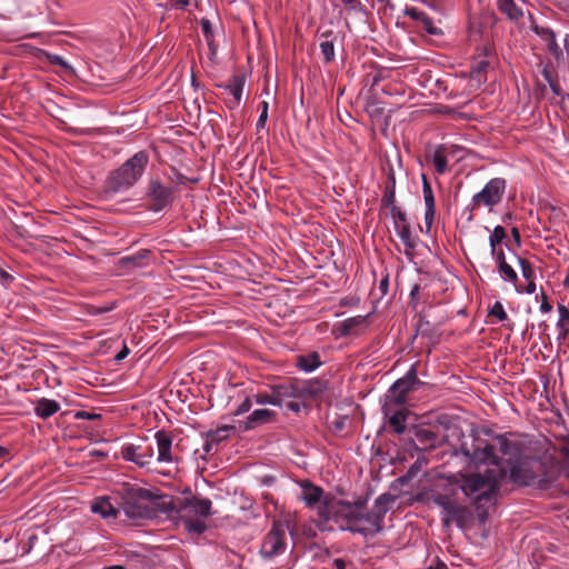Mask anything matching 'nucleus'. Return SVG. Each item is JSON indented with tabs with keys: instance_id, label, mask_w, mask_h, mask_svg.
I'll use <instances>...</instances> for the list:
<instances>
[{
	"instance_id": "c85d7f7f",
	"label": "nucleus",
	"mask_w": 569,
	"mask_h": 569,
	"mask_svg": "<svg viewBox=\"0 0 569 569\" xmlns=\"http://www.w3.org/2000/svg\"><path fill=\"white\" fill-rule=\"evenodd\" d=\"M498 272L505 281L515 284L518 280L516 270L509 263H502V266L498 268Z\"/></svg>"
},
{
	"instance_id": "7c9ffc66",
	"label": "nucleus",
	"mask_w": 569,
	"mask_h": 569,
	"mask_svg": "<svg viewBox=\"0 0 569 569\" xmlns=\"http://www.w3.org/2000/svg\"><path fill=\"white\" fill-rule=\"evenodd\" d=\"M489 316L496 317L500 322H503L508 318L507 312L505 311V308L500 301H496L492 305V307L489 310Z\"/></svg>"
},
{
	"instance_id": "dca6fc26",
	"label": "nucleus",
	"mask_w": 569,
	"mask_h": 569,
	"mask_svg": "<svg viewBox=\"0 0 569 569\" xmlns=\"http://www.w3.org/2000/svg\"><path fill=\"white\" fill-rule=\"evenodd\" d=\"M532 29L546 42L547 49L551 54L556 57L561 54V50L556 41V34L551 29L538 24H535Z\"/></svg>"
},
{
	"instance_id": "423d86ee",
	"label": "nucleus",
	"mask_w": 569,
	"mask_h": 569,
	"mask_svg": "<svg viewBox=\"0 0 569 569\" xmlns=\"http://www.w3.org/2000/svg\"><path fill=\"white\" fill-rule=\"evenodd\" d=\"M450 487L446 489V492H438L432 496V501L442 510V522L446 527H449L451 522H456L459 527H462L466 517L467 509L458 502L453 497L456 491H450Z\"/></svg>"
},
{
	"instance_id": "f704fd0d",
	"label": "nucleus",
	"mask_w": 569,
	"mask_h": 569,
	"mask_svg": "<svg viewBox=\"0 0 569 569\" xmlns=\"http://www.w3.org/2000/svg\"><path fill=\"white\" fill-rule=\"evenodd\" d=\"M518 261H519V264L521 268V273H522L523 278L527 280H530L535 273L531 264L526 259H522V258H518Z\"/></svg>"
},
{
	"instance_id": "aec40b11",
	"label": "nucleus",
	"mask_w": 569,
	"mask_h": 569,
	"mask_svg": "<svg viewBox=\"0 0 569 569\" xmlns=\"http://www.w3.org/2000/svg\"><path fill=\"white\" fill-rule=\"evenodd\" d=\"M388 416V422L390 428L398 435H401L406 430V412L401 409L386 413Z\"/></svg>"
},
{
	"instance_id": "2f4dec72",
	"label": "nucleus",
	"mask_w": 569,
	"mask_h": 569,
	"mask_svg": "<svg viewBox=\"0 0 569 569\" xmlns=\"http://www.w3.org/2000/svg\"><path fill=\"white\" fill-rule=\"evenodd\" d=\"M305 399H289L287 401H283V405L281 408H286L287 410H290L292 412H299L301 408L305 406Z\"/></svg>"
},
{
	"instance_id": "3c124183",
	"label": "nucleus",
	"mask_w": 569,
	"mask_h": 569,
	"mask_svg": "<svg viewBox=\"0 0 569 569\" xmlns=\"http://www.w3.org/2000/svg\"><path fill=\"white\" fill-rule=\"evenodd\" d=\"M110 310V308H92L91 315H99Z\"/></svg>"
},
{
	"instance_id": "a211bd4d",
	"label": "nucleus",
	"mask_w": 569,
	"mask_h": 569,
	"mask_svg": "<svg viewBox=\"0 0 569 569\" xmlns=\"http://www.w3.org/2000/svg\"><path fill=\"white\" fill-rule=\"evenodd\" d=\"M91 511L100 515L103 519H114L118 515V510L112 506L110 499L107 497L98 498L91 505Z\"/></svg>"
},
{
	"instance_id": "c03bdc74",
	"label": "nucleus",
	"mask_w": 569,
	"mask_h": 569,
	"mask_svg": "<svg viewBox=\"0 0 569 569\" xmlns=\"http://www.w3.org/2000/svg\"><path fill=\"white\" fill-rule=\"evenodd\" d=\"M13 281V277L7 271L0 269V282L3 286H9Z\"/></svg>"
},
{
	"instance_id": "4c0bfd02",
	"label": "nucleus",
	"mask_w": 569,
	"mask_h": 569,
	"mask_svg": "<svg viewBox=\"0 0 569 569\" xmlns=\"http://www.w3.org/2000/svg\"><path fill=\"white\" fill-rule=\"evenodd\" d=\"M47 58H48L49 62L54 66H59L63 69H70V64L61 56L47 54Z\"/></svg>"
},
{
	"instance_id": "49530a36",
	"label": "nucleus",
	"mask_w": 569,
	"mask_h": 569,
	"mask_svg": "<svg viewBox=\"0 0 569 569\" xmlns=\"http://www.w3.org/2000/svg\"><path fill=\"white\" fill-rule=\"evenodd\" d=\"M551 309H552V307H551V305L547 301V297H546V296H543V299H542V301H541V303H540V311H541L542 313H548V312H550V311H551Z\"/></svg>"
},
{
	"instance_id": "39448f33",
	"label": "nucleus",
	"mask_w": 569,
	"mask_h": 569,
	"mask_svg": "<svg viewBox=\"0 0 569 569\" xmlns=\"http://www.w3.org/2000/svg\"><path fill=\"white\" fill-rule=\"evenodd\" d=\"M148 162L149 156L146 151L134 153L120 168L111 173L108 181L109 188L113 192L129 189L141 178Z\"/></svg>"
},
{
	"instance_id": "ea45409f",
	"label": "nucleus",
	"mask_w": 569,
	"mask_h": 569,
	"mask_svg": "<svg viewBox=\"0 0 569 569\" xmlns=\"http://www.w3.org/2000/svg\"><path fill=\"white\" fill-rule=\"evenodd\" d=\"M267 118H268V103L267 102H262V109H261L259 119L257 121V127L258 128H263L264 124H266Z\"/></svg>"
},
{
	"instance_id": "a18cd8bd",
	"label": "nucleus",
	"mask_w": 569,
	"mask_h": 569,
	"mask_svg": "<svg viewBox=\"0 0 569 569\" xmlns=\"http://www.w3.org/2000/svg\"><path fill=\"white\" fill-rule=\"evenodd\" d=\"M347 8L351 10H357L360 7V2L358 0H340Z\"/></svg>"
},
{
	"instance_id": "5701e85b",
	"label": "nucleus",
	"mask_w": 569,
	"mask_h": 569,
	"mask_svg": "<svg viewBox=\"0 0 569 569\" xmlns=\"http://www.w3.org/2000/svg\"><path fill=\"white\" fill-rule=\"evenodd\" d=\"M435 170L438 174H443L448 169V160L446 156V148L439 146L432 156Z\"/></svg>"
},
{
	"instance_id": "412c9836",
	"label": "nucleus",
	"mask_w": 569,
	"mask_h": 569,
	"mask_svg": "<svg viewBox=\"0 0 569 569\" xmlns=\"http://www.w3.org/2000/svg\"><path fill=\"white\" fill-rule=\"evenodd\" d=\"M498 8L510 20L517 21L523 16V11L519 8L513 0H497Z\"/></svg>"
},
{
	"instance_id": "4d7b16f0",
	"label": "nucleus",
	"mask_w": 569,
	"mask_h": 569,
	"mask_svg": "<svg viewBox=\"0 0 569 569\" xmlns=\"http://www.w3.org/2000/svg\"><path fill=\"white\" fill-rule=\"evenodd\" d=\"M418 291H419V287H418V286H415V287L411 289L410 295H411L412 297H415V296H416V293H417Z\"/></svg>"
},
{
	"instance_id": "79ce46f5",
	"label": "nucleus",
	"mask_w": 569,
	"mask_h": 569,
	"mask_svg": "<svg viewBox=\"0 0 569 569\" xmlns=\"http://www.w3.org/2000/svg\"><path fill=\"white\" fill-rule=\"evenodd\" d=\"M436 436L433 432L429 430H420L418 432V439L420 441H430V445H432V441L435 440Z\"/></svg>"
},
{
	"instance_id": "6e6d98bb",
	"label": "nucleus",
	"mask_w": 569,
	"mask_h": 569,
	"mask_svg": "<svg viewBox=\"0 0 569 569\" xmlns=\"http://www.w3.org/2000/svg\"><path fill=\"white\" fill-rule=\"evenodd\" d=\"M428 569H447V567L443 563H439V565H437L435 567H429Z\"/></svg>"
},
{
	"instance_id": "2eb2a0df",
	"label": "nucleus",
	"mask_w": 569,
	"mask_h": 569,
	"mask_svg": "<svg viewBox=\"0 0 569 569\" xmlns=\"http://www.w3.org/2000/svg\"><path fill=\"white\" fill-rule=\"evenodd\" d=\"M405 14L413 19L415 21L421 23L423 30H426L431 36H440L442 31L440 28L433 24V21L428 17V14L416 7H407L405 9Z\"/></svg>"
},
{
	"instance_id": "603ef678",
	"label": "nucleus",
	"mask_w": 569,
	"mask_h": 569,
	"mask_svg": "<svg viewBox=\"0 0 569 569\" xmlns=\"http://www.w3.org/2000/svg\"><path fill=\"white\" fill-rule=\"evenodd\" d=\"M395 217H397L399 219V221L403 222L406 221V216L403 212L401 211H397V213H395Z\"/></svg>"
},
{
	"instance_id": "7ed1b4c3",
	"label": "nucleus",
	"mask_w": 569,
	"mask_h": 569,
	"mask_svg": "<svg viewBox=\"0 0 569 569\" xmlns=\"http://www.w3.org/2000/svg\"><path fill=\"white\" fill-rule=\"evenodd\" d=\"M212 502L208 498L191 496L180 498L164 506L170 520L183 525L189 533L201 535L207 530L204 518L212 515Z\"/></svg>"
},
{
	"instance_id": "473e14b6",
	"label": "nucleus",
	"mask_w": 569,
	"mask_h": 569,
	"mask_svg": "<svg viewBox=\"0 0 569 569\" xmlns=\"http://www.w3.org/2000/svg\"><path fill=\"white\" fill-rule=\"evenodd\" d=\"M124 512L129 518L138 519V518H144L147 517V509H142L140 507L134 508L132 506L124 507Z\"/></svg>"
},
{
	"instance_id": "a19ab883",
	"label": "nucleus",
	"mask_w": 569,
	"mask_h": 569,
	"mask_svg": "<svg viewBox=\"0 0 569 569\" xmlns=\"http://www.w3.org/2000/svg\"><path fill=\"white\" fill-rule=\"evenodd\" d=\"M435 216H436V209H426L425 224H426L427 231H429L431 229V226L435 220Z\"/></svg>"
},
{
	"instance_id": "c9c22d12",
	"label": "nucleus",
	"mask_w": 569,
	"mask_h": 569,
	"mask_svg": "<svg viewBox=\"0 0 569 569\" xmlns=\"http://www.w3.org/2000/svg\"><path fill=\"white\" fill-rule=\"evenodd\" d=\"M491 257L499 268L502 263H507L506 256L502 249L493 248L490 250Z\"/></svg>"
},
{
	"instance_id": "0e129e2a",
	"label": "nucleus",
	"mask_w": 569,
	"mask_h": 569,
	"mask_svg": "<svg viewBox=\"0 0 569 569\" xmlns=\"http://www.w3.org/2000/svg\"><path fill=\"white\" fill-rule=\"evenodd\" d=\"M77 417H80V418H87V415H80V413H77Z\"/></svg>"
},
{
	"instance_id": "f03ea898",
	"label": "nucleus",
	"mask_w": 569,
	"mask_h": 569,
	"mask_svg": "<svg viewBox=\"0 0 569 569\" xmlns=\"http://www.w3.org/2000/svg\"><path fill=\"white\" fill-rule=\"evenodd\" d=\"M513 447L509 439L503 435L493 438L492 443H487L480 439H473L471 445L463 443L457 455L463 457V461L470 468L486 467L483 473H459L449 481L450 491L461 490L462 493L471 499L477 509L493 505L499 486L505 482L507 472L500 466L501 455H511Z\"/></svg>"
},
{
	"instance_id": "f8f14e48",
	"label": "nucleus",
	"mask_w": 569,
	"mask_h": 569,
	"mask_svg": "<svg viewBox=\"0 0 569 569\" xmlns=\"http://www.w3.org/2000/svg\"><path fill=\"white\" fill-rule=\"evenodd\" d=\"M154 439L158 449L157 461L159 463H171L174 461L172 455V437L164 430H159L154 433Z\"/></svg>"
},
{
	"instance_id": "680f3d73",
	"label": "nucleus",
	"mask_w": 569,
	"mask_h": 569,
	"mask_svg": "<svg viewBox=\"0 0 569 569\" xmlns=\"http://www.w3.org/2000/svg\"><path fill=\"white\" fill-rule=\"evenodd\" d=\"M77 417H80V418H87V415H80V413H77Z\"/></svg>"
},
{
	"instance_id": "1a4fd4ad",
	"label": "nucleus",
	"mask_w": 569,
	"mask_h": 569,
	"mask_svg": "<svg viewBox=\"0 0 569 569\" xmlns=\"http://www.w3.org/2000/svg\"><path fill=\"white\" fill-rule=\"evenodd\" d=\"M121 456L127 461L146 467L151 462L154 452L151 446L129 443L121 448Z\"/></svg>"
},
{
	"instance_id": "052dcab7",
	"label": "nucleus",
	"mask_w": 569,
	"mask_h": 569,
	"mask_svg": "<svg viewBox=\"0 0 569 569\" xmlns=\"http://www.w3.org/2000/svg\"><path fill=\"white\" fill-rule=\"evenodd\" d=\"M202 26L204 30L209 29L208 22H204Z\"/></svg>"
},
{
	"instance_id": "864d4df0",
	"label": "nucleus",
	"mask_w": 569,
	"mask_h": 569,
	"mask_svg": "<svg viewBox=\"0 0 569 569\" xmlns=\"http://www.w3.org/2000/svg\"><path fill=\"white\" fill-rule=\"evenodd\" d=\"M536 291V284L533 282H529L527 287V293H533Z\"/></svg>"
},
{
	"instance_id": "6e6552de",
	"label": "nucleus",
	"mask_w": 569,
	"mask_h": 569,
	"mask_svg": "<svg viewBox=\"0 0 569 569\" xmlns=\"http://www.w3.org/2000/svg\"><path fill=\"white\" fill-rule=\"evenodd\" d=\"M286 549V528L282 525L274 523L262 541L260 553L264 559H272L284 553Z\"/></svg>"
},
{
	"instance_id": "4be33fe9",
	"label": "nucleus",
	"mask_w": 569,
	"mask_h": 569,
	"mask_svg": "<svg viewBox=\"0 0 569 569\" xmlns=\"http://www.w3.org/2000/svg\"><path fill=\"white\" fill-rule=\"evenodd\" d=\"M321 365L317 352H311L306 356H300L297 361V366L305 372H312L318 369Z\"/></svg>"
},
{
	"instance_id": "0eeeda50",
	"label": "nucleus",
	"mask_w": 569,
	"mask_h": 569,
	"mask_svg": "<svg viewBox=\"0 0 569 569\" xmlns=\"http://www.w3.org/2000/svg\"><path fill=\"white\" fill-rule=\"evenodd\" d=\"M507 189V181L503 178H492L471 199L472 208H487L492 212L495 207L501 203Z\"/></svg>"
},
{
	"instance_id": "9b49d317",
	"label": "nucleus",
	"mask_w": 569,
	"mask_h": 569,
	"mask_svg": "<svg viewBox=\"0 0 569 569\" xmlns=\"http://www.w3.org/2000/svg\"><path fill=\"white\" fill-rule=\"evenodd\" d=\"M418 382L419 380L417 378L416 369L411 367L407 375L403 378L398 379L391 387V391L397 393L395 396V401L398 405L405 403L407 393L411 391Z\"/></svg>"
},
{
	"instance_id": "9d476101",
	"label": "nucleus",
	"mask_w": 569,
	"mask_h": 569,
	"mask_svg": "<svg viewBox=\"0 0 569 569\" xmlns=\"http://www.w3.org/2000/svg\"><path fill=\"white\" fill-rule=\"evenodd\" d=\"M173 189L161 184L158 180H152L149 187V194L152 198L151 210L157 212L162 210L171 202Z\"/></svg>"
},
{
	"instance_id": "5fc2aeb1",
	"label": "nucleus",
	"mask_w": 569,
	"mask_h": 569,
	"mask_svg": "<svg viewBox=\"0 0 569 569\" xmlns=\"http://www.w3.org/2000/svg\"><path fill=\"white\" fill-rule=\"evenodd\" d=\"M512 236L515 237V239H516L517 241H519V239H520V234H519L518 229H516V228H513V229H512Z\"/></svg>"
},
{
	"instance_id": "c756f323",
	"label": "nucleus",
	"mask_w": 569,
	"mask_h": 569,
	"mask_svg": "<svg viewBox=\"0 0 569 569\" xmlns=\"http://www.w3.org/2000/svg\"><path fill=\"white\" fill-rule=\"evenodd\" d=\"M320 51L326 62L335 59V44L332 40H325L320 42Z\"/></svg>"
},
{
	"instance_id": "bb28decb",
	"label": "nucleus",
	"mask_w": 569,
	"mask_h": 569,
	"mask_svg": "<svg viewBox=\"0 0 569 569\" xmlns=\"http://www.w3.org/2000/svg\"><path fill=\"white\" fill-rule=\"evenodd\" d=\"M507 238V233L503 227L497 226L489 236L490 250L497 248Z\"/></svg>"
},
{
	"instance_id": "bf43d9fd",
	"label": "nucleus",
	"mask_w": 569,
	"mask_h": 569,
	"mask_svg": "<svg viewBox=\"0 0 569 569\" xmlns=\"http://www.w3.org/2000/svg\"><path fill=\"white\" fill-rule=\"evenodd\" d=\"M387 283H388L387 279L382 280L381 281V288L387 287Z\"/></svg>"
},
{
	"instance_id": "a878e982",
	"label": "nucleus",
	"mask_w": 569,
	"mask_h": 569,
	"mask_svg": "<svg viewBox=\"0 0 569 569\" xmlns=\"http://www.w3.org/2000/svg\"><path fill=\"white\" fill-rule=\"evenodd\" d=\"M422 192L426 209H436V200L432 188L425 176H422Z\"/></svg>"
},
{
	"instance_id": "f257e3e1",
	"label": "nucleus",
	"mask_w": 569,
	"mask_h": 569,
	"mask_svg": "<svg viewBox=\"0 0 569 569\" xmlns=\"http://www.w3.org/2000/svg\"><path fill=\"white\" fill-rule=\"evenodd\" d=\"M301 499L308 507L316 509L320 518L319 528L331 530L335 526L340 530H348L367 537L379 533L383 528V519L393 501L390 495L379 496L367 510V501L358 499L353 502L323 496L320 487L310 482L301 485Z\"/></svg>"
},
{
	"instance_id": "e433bc0d",
	"label": "nucleus",
	"mask_w": 569,
	"mask_h": 569,
	"mask_svg": "<svg viewBox=\"0 0 569 569\" xmlns=\"http://www.w3.org/2000/svg\"><path fill=\"white\" fill-rule=\"evenodd\" d=\"M253 402L252 400L247 397L239 406L238 408L234 410L233 412V416H241L248 411H250L251 407H252Z\"/></svg>"
},
{
	"instance_id": "58836bf2",
	"label": "nucleus",
	"mask_w": 569,
	"mask_h": 569,
	"mask_svg": "<svg viewBox=\"0 0 569 569\" xmlns=\"http://www.w3.org/2000/svg\"><path fill=\"white\" fill-rule=\"evenodd\" d=\"M173 1H174L176 7L183 9V10H188V9L198 7V0H173Z\"/></svg>"
},
{
	"instance_id": "72a5a7b5",
	"label": "nucleus",
	"mask_w": 569,
	"mask_h": 569,
	"mask_svg": "<svg viewBox=\"0 0 569 569\" xmlns=\"http://www.w3.org/2000/svg\"><path fill=\"white\" fill-rule=\"evenodd\" d=\"M236 426H223L219 429H217L214 432H212L211 437L212 440L220 441L224 438H227L230 433V431L234 430Z\"/></svg>"
},
{
	"instance_id": "13d9d810",
	"label": "nucleus",
	"mask_w": 569,
	"mask_h": 569,
	"mask_svg": "<svg viewBox=\"0 0 569 569\" xmlns=\"http://www.w3.org/2000/svg\"><path fill=\"white\" fill-rule=\"evenodd\" d=\"M103 569H124V567H122V566H110V567H106Z\"/></svg>"
},
{
	"instance_id": "393cba45",
	"label": "nucleus",
	"mask_w": 569,
	"mask_h": 569,
	"mask_svg": "<svg viewBox=\"0 0 569 569\" xmlns=\"http://www.w3.org/2000/svg\"><path fill=\"white\" fill-rule=\"evenodd\" d=\"M254 403L257 405H271L276 407H282L280 399L277 397L276 390L272 389L270 393H258L254 396Z\"/></svg>"
},
{
	"instance_id": "8fccbe9b",
	"label": "nucleus",
	"mask_w": 569,
	"mask_h": 569,
	"mask_svg": "<svg viewBox=\"0 0 569 569\" xmlns=\"http://www.w3.org/2000/svg\"><path fill=\"white\" fill-rule=\"evenodd\" d=\"M333 566L336 569H345L346 568V563L342 559H335Z\"/></svg>"
},
{
	"instance_id": "cd10ccee",
	"label": "nucleus",
	"mask_w": 569,
	"mask_h": 569,
	"mask_svg": "<svg viewBox=\"0 0 569 569\" xmlns=\"http://www.w3.org/2000/svg\"><path fill=\"white\" fill-rule=\"evenodd\" d=\"M489 67V61L486 58L476 60L471 67V77L477 79L479 82L482 80L481 76L486 72Z\"/></svg>"
},
{
	"instance_id": "6ab92c4d",
	"label": "nucleus",
	"mask_w": 569,
	"mask_h": 569,
	"mask_svg": "<svg viewBox=\"0 0 569 569\" xmlns=\"http://www.w3.org/2000/svg\"><path fill=\"white\" fill-rule=\"evenodd\" d=\"M221 88L224 89L226 93L231 96L233 99V104L238 106L242 98V92L244 88V78L242 76H236L230 81Z\"/></svg>"
},
{
	"instance_id": "09e8293b",
	"label": "nucleus",
	"mask_w": 569,
	"mask_h": 569,
	"mask_svg": "<svg viewBox=\"0 0 569 569\" xmlns=\"http://www.w3.org/2000/svg\"><path fill=\"white\" fill-rule=\"evenodd\" d=\"M10 457V450L7 447L0 446V461H6Z\"/></svg>"
},
{
	"instance_id": "20e7f679",
	"label": "nucleus",
	"mask_w": 569,
	"mask_h": 569,
	"mask_svg": "<svg viewBox=\"0 0 569 569\" xmlns=\"http://www.w3.org/2000/svg\"><path fill=\"white\" fill-rule=\"evenodd\" d=\"M510 445L515 449L511 455H507L509 457L507 460L508 470L501 467L507 472L505 481L509 480L518 486L546 488L548 481L543 462L539 459L519 455L518 446L511 441Z\"/></svg>"
},
{
	"instance_id": "37998d69",
	"label": "nucleus",
	"mask_w": 569,
	"mask_h": 569,
	"mask_svg": "<svg viewBox=\"0 0 569 569\" xmlns=\"http://www.w3.org/2000/svg\"><path fill=\"white\" fill-rule=\"evenodd\" d=\"M558 312H559V322L569 321V309L566 306L559 305Z\"/></svg>"
},
{
	"instance_id": "f3484780",
	"label": "nucleus",
	"mask_w": 569,
	"mask_h": 569,
	"mask_svg": "<svg viewBox=\"0 0 569 569\" xmlns=\"http://www.w3.org/2000/svg\"><path fill=\"white\" fill-rule=\"evenodd\" d=\"M34 413L37 417L48 419L60 410V403L48 398H40L34 402Z\"/></svg>"
},
{
	"instance_id": "4468645a",
	"label": "nucleus",
	"mask_w": 569,
	"mask_h": 569,
	"mask_svg": "<svg viewBox=\"0 0 569 569\" xmlns=\"http://www.w3.org/2000/svg\"><path fill=\"white\" fill-rule=\"evenodd\" d=\"M277 397L280 399L281 406L283 401L289 399H305L308 393L307 389L298 383L286 382L273 388Z\"/></svg>"
},
{
	"instance_id": "ddd939ff",
	"label": "nucleus",
	"mask_w": 569,
	"mask_h": 569,
	"mask_svg": "<svg viewBox=\"0 0 569 569\" xmlns=\"http://www.w3.org/2000/svg\"><path fill=\"white\" fill-rule=\"evenodd\" d=\"M274 412L269 409L253 410L244 421H240L238 428L247 431L272 421Z\"/></svg>"
},
{
	"instance_id": "de8ad7c7",
	"label": "nucleus",
	"mask_w": 569,
	"mask_h": 569,
	"mask_svg": "<svg viewBox=\"0 0 569 569\" xmlns=\"http://www.w3.org/2000/svg\"><path fill=\"white\" fill-rule=\"evenodd\" d=\"M130 350L129 348L124 345L123 348L121 349V351L116 356V361H121L123 360L128 355H129Z\"/></svg>"
},
{
	"instance_id": "b1692460",
	"label": "nucleus",
	"mask_w": 569,
	"mask_h": 569,
	"mask_svg": "<svg viewBox=\"0 0 569 569\" xmlns=\"http://www.w3.org/2000/svg\"><path fill=\"white\" fill-rule=\"evenodd\" d=\"M396 229H397V234L400 238L403 246L408 249H413L415 243L411 238V231H410L409 226H407L406 223L400 226V224H398V222H396Z\"/></svg>"
},
{
	"instance_id": "e2e57ef3",
	"label": "nucleus",
	"mask_w": 569,
	"mask_h": 569,
	"mask_svg": "<svg viewBox=\"0 0 569 569\" xmlns=\"http://www.w3.org/2000/svg\"><path fill=\"white\" fill-rule=\"evenodd\" d=\"M77 417H80V418H87V415H80V413H77Z\"/></svg>"
}]
</instances>
